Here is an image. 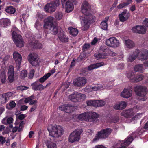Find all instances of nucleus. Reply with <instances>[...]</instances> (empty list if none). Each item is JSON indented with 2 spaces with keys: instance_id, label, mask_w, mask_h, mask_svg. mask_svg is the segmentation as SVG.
<instances>
[{
  "instance_id": "f257e3e1",
  "label": "nucleus",
  "mask_w": 148,
  "mask_h": 148,
  "mask_svg": "<svg viewBox=\"0 0 148 148\" xmlns=\"http://www.w3.org/2000/svg\"><path fill=\"white\" fill-rule=\"evenodd\" d=\"M90 6L87 1L83 2L81 6V11L86 17H82V19L85 24L84 27L86 30L89 28L90 24L93 23L96 20L95 16L90 13Z\"/></svg>"
},
{
  "instance_id": "f03ea898",
  "label": "nucleus",
  "mask_w": 148,
  "mask_h": 148,
  "mask_svg": "<svg viewBox=\"0 0 148 148\" xmlns=\"http://www.w3.org/2000/svg\"><path fill=\"white\" fill-rule=\"evenodd\" d=\"M99 117V115L95 112H89L79 114L78 117L79 120L86 121L94 122Z\"/></svg>"
},
{
  "instance_id": "7ed1b4c3",
  "label": "nucleus",
  "mask_w": 148,
  "mask_h": 148,
  "mask_svg": "<svg viewBox=\"0 0 148 148\" xmlns=\"http://www.w3.org/2000/svg\"><path fill=\"white\" fill-rule=\"evenodd\" d=\"M134 90L136 95L140 97L138 98L140 101H145L147 99L146 95L147 92V89L144 86H137L134 88Z\"/></svg>"
},
{
  "instance_id": "20e7f679",
  "label": "nucleus",
  "mask_w": 148,
  "mask_h": 148,
  "mask_svg": "<svg viewBox=\"0 0 148 148\" xmlns=\"http://www.w3.org/2000/svg\"><path fill=\"white\" fill-rule=\"evenodd\" d=\"M112 130L110 128H105L97 132L92 140L93 142L98 141L100 139H105L107 138L111 133Z\"/></svg>"
},
{
  "instance_id": "39448f33",
  "label": "nucleus",
  "mask_w": 148,
  "mask_h": 148,
  "mask_svg": "<svg viewBox=\"0 0 148 148\" xmlns=\"http://www.w3.org/2000/svg\"><path fill=\"white\" fill-rule=\"evenodd\" d=\"M63 132V129L61 126L54 125L52 127L51 131H49V134L53 138H56L61 137Z\"/></svg>"
},
{
  "instance_id": "423d86ee",
  "label": "nucleus",
  "mask_w": 148,
  "mask_h": 148,
  "mask_svg": "<svg viewBox=\"0 0 148 148\" xmlns=\"http://www.w3.org/2000/svg\"><path fill=\"white\" fill-rule=\"evenodd\" d=\"M13 40L17 47L21 48L23 47L24 42L23 39L20 34L16 32L13 31L11 33Z\"/></svg>"
},
{
  "instance_id": "0eeeda50",
  "label": "nucleus",
  "mask_w": 148,
  "mask_h": 148,
  "mask_svg": "<svg viewBox=\"0 0 148 148\" xmlns=\"http://www.w3.org/2000/svg\"><path fill=\"white\" fill-rule=\"evenodd\" d=\"M60 2L59 0H54V2L47 3L45 6V11L47 12H53L55 11L56 8L59 5Z\"/></svg>"
},
{
  "instance_id": "6e6552de",
  "label": "nucleus",
  "mask_w": 148,
  "mask_h": 148,
  "mask_svg": "<svg viewBox=\"0 0 148 148\" xmlns=\"http://www.w3.org/2000/svg\"><path fill=\"white\" fill-rule=\"evenodd\" d=\"M86 98V95L84 94L77 92L69 95V99L73 102H76L84 100Z\"/></svg>"
},
{
  "instance_id": "1a4fd4ad",
  "label": "nucleus",
  "mask_w": 148,
  "mask_h": 148,
  "mask_svg": "<svg viewBox=\"0 0 148 148\" xmlns=\"http://www.w3.org/2000/svg\"><path fill=\"white\" fill-rule=\"evenodd\" d=\"M82 131L81 130L77 129L71 133L69 137V141L71 143H73L79 140L80 135Z\"/></svg>"
},
{
  "instance_id": "9d476101",
  "label": "nucleus",
  "mask_w": 148,
  "mask_h": 148,
  "mask_svg": "<svg viewBox=\"0 0 148 148\" xmlns=\"http://www.w3.org/2000/svg\"><path fill=\"white\" fill-rule=\"evenodd\" d=\"M106 44L108 46L114 48L119 46V42L115 37H110L106 40Z\"/></svg>"
},
{
  "instance_id": "9b49d317",
  "label": "nucleus",
  "mask_w": 148,
  "mask_h": 148,
  "mask_svg": "<svg viewBox=\"0 0 148 148\" xmlns=\"http://www.w3.org/2000/svg\"><path fill=\"white\" fill-rule=\"evenodd\" d=\"M13 58L15 61L17 70H19L22 60L21 55L18 52H14L13 53Z\"/></svg>"
},
{
  "instance_id": "f8f14e48",
  "label": "nucleus",
  "mask_w": 148,
  "mask_h": 148,
  "mask_svg": "<svg viewBox=\"0 0 148 148\" xmlns=\"http://www.w3.org/2000/svg\"><path fill=\"white\" fill-rule=\"evenodd\" d=\"M38 56L34 53H32L28 56V60L33 66H36L38 65Z\"/></svg>"
},
{
  "instance_id": "ddd939ff",
  "label": "nucleus",
  "mask_w": 148,
  "mask_h": 148,
  "mask_svg": "<svg viewBox=\"0 0 148 148\" xmlns=\"http://www.w3.org/2000/svg\"><path fill=\"white\" fill-rule=\"evenodd\" d=\"M8 79L10 83L12 82L14 79V67L12 65L9 66L8 73Z\"/></svg>"
},
{
  "instance_id": "4468645a",
  "label": "nucleus",
  "mask_w": 148,
  "mask_h": 148,
  "mask_svg": "<svg viewBox=\"0 0 148 148\" xmlns=\"http://www.w3.org/2000/svg\"><path fill=\"white\" fill-rule=\"evenodd\" d=\"M86 83V78L84 77H79L75 80L73 83L74 85L76 86L79 87L83 86Z\"/></svg>"
},
{
  "instance_id": "2eb2a0df",
  "label": "nucleus",
  "mask_w": 148,
  "mask_h": 148,
  "mask_svg": "<svg viewBox=\"0 0 148 148\" xmlns=\"http://www.w3.org/2000/svg\"><path fill=\"white\" fill-rule=\"evenodd\" d=\"M126 10H124L118 16L120 21L122 22H124L127 21L130 16L129 13H127Z\"/></svg>"
},
{
  "instance_id": "dca6fc26",
  "label": "nucleus",
  "mask_w": 148,
  "mask_h": 148,
  "mask_svg": "<svg viewBox=\"0 0 148 148\" xmlns=\"http://www.w3.org/2000/svg\"><path fill=\"white\" fill-rule=\"evenodd\" d=\"M132 30L134 33L139 34H144L146 32V29L144 27L139 25L133 27Z\"/></svg>"
},
{
  "instance_id": "f3484780",
  "label": "nucleus",
  "mask_w": 148,
  "mask_h": 148,
  "mask_svg": "<svg viewBox=\"0 0 148 148\" xmlns=\"http://www.w3.org/2000/svg\"><path fill=\"white\" fill-rule=\"evenodd\" d=\"M74 106L70 104H67L65 105L60 106L59 109L61 110H64L67 113H70L73 110Z\"/></svg>"
},
{
  "instance_id": "a211bd4d",
  "label": "nucleus",
  "mask_w": 148,
  "mask_h": 148,
  "mask_svg": "<svg viewBox=\"0 0 148 148\" xmlns=\"http://www.w3.org/2000/svg\"><path fill=\"white\" fill-rule=\"evenodd\" d=\"M31 86L32 87V89L34 91H41L45 88L44 86L39 84L38 80L36 81L32 84Z\"/></svg>"
},
{
  "instance_id": "6ab92c4d",
  "label": "nucleus",
  "mask_w": 148,
  "mask_h": 148,
  "mask_svg": "<svg viewBox=\"0 0 148 148\" xmlns=\"http://www.w3.org/2000/svg\"><path fill=\"white\" fill-rule=\"evenodd\" d=\"M65 10L66 12L69 13L71 12L74 9V6L73 3L70 0H68L66 3H65Z\"/></svg>"
},
{
  "instance_id": "aec40b11",
  "label": "nucleus",
  "mask_w": 148,
  "mask_h": 148,
  "mask_svg": "<svg viewBox=\"0 0 148 148\" xmlns=\"http://www.w3.org/2000/svg\"><path fill=\"white\" fill-rule=\"evenodd\" d=\"M110 50L106 47L104 46H101L99 49V52L101 53L105 58H106V56L110 53Z\"/></svg>"
},
{
  "instance_id": "412c9836",
  "label": "nucleus",
  "mask_w": 148,
  "mask_h": 148,
  "mask_svg": "<svg viewBox=\"0 0 148 148\" xmlns=\"http://www.w3.org/2000/svg\"><path fill=\"white\" fill-rule=\"evenodd\" d=\"M132 90H131L124 89L121 93V96L123 98H128L132 95Z\"/></svg>"
},
{
  "instance_id": "4be33fe9",
  "label": "nucleus",
  "mask_w": 148,
  "mask_h": 148,
  "mask_svg": "<svg viewBox=\"0 0 148 148\" xmlns=\"http://www.w3.org/2000/svg\"><path fill=\"white\" fill-rule=\"evenodd\" d=\"M58 37L60 40L62 42L66 43L68 41V38L64 34V32L60 31L58 34Z\"/></svg>"
},
{
  "instance_id": "5701e85b",
  "label": "nucleus",
  "mask_w": 148,
  "mask_h": 148,
  "mask_svg": "<svg viewBox=\"0 0 148 148\" xmlns=\"http://www.w3.org/2000/svg\"><path fill=\"white\" fill-rule=\"evenodd\" d=\"M126 106V102L122 101L120 103H116L114 107V108L118 110H121L124 109Z\"/></svg>"
},
{
  "instance_id": "b1692460",
  "label": "nucleus",
  "mask_w": 148,
  "mask_h": 148,
  "mask_svg": "<svg viewBox=\"0 0 148 148\" xmlns=\"http://www.w3.org/2000/svg\"><path fill=\"white\" fill-rule=\"evenodd\" d=\"M121 115L126 118H130L134 115V113L132 110L128 109L123 111Z\"/></svg>"
},
{
  "instance_id": "393cba45",
  "label": "nucleus",
  "mask_w": 148,
  "mask_h": 148,
  "mask_svg": "<svg viewBox=\"0 0 148 148\" xmlns=\"http://www.w3.org/2000/svg\"><path fill=\"white\" fill-rule=\"evenodd\" d=\"M140 52L139 50H137L132 54L129 56L127 59L128 62H132L134 61L138 57Z\"/></svg>"
},
{
  "instance_id": "a878e982",
  "label": "nucleus",
  "mask_w": 148,
  "mask_h": 148,
  "mask_svg": "<svg viewBox=\"0 0 148 148\" xmlns=\"http://www.w3.org/2000/svg\"><path fill=\"white\" fill-rule=\"evenodd\" d=\"M47 19V21L45 23L44 25V28L47 29H48L49 26L54 24L53 23V21L54 20L53 17L49 16L48 18Z\"/></svg>"
},
{
  "instance_id": "bb28decb",
  "label": "nucleus",
  "mask_w": 148,
  "mask_h": 148,
  "mask_svg": "<svg viewBox=\"0 0 148 148\" xmlns=\"http://www.w3.org/2000/svg\"><path fill=\"white\" fill-rule=\"evenodd\" d=\"M9 93H7L2 94L1 97L0 98V104L4 103L7 101L10 96Z\"/></svg>"
},
{
  "instance_id": "cd10ccee",
  "label": "nucleus",
  "mask_w": 148,
  "mask_h": 148,
  "mask_svg": "<svg viewBox=\"0 0 148 148\" xmlns=\"http://www.w3.org/2000/svg\"><path fill=\"white\" fill-rule=\"evenodd\" d=\"M58 26L57 25H51L49 26L48 29L50 30V32L51 34L56 35L58 34Z\"/></svg>"
},
{
  "instance_id": "c85d7f7f",
  "label": "nucleus",
  "mask_w": 148,
  "mask_h": 148,
  "mask_svg": "<svg viewBox=\"0 0 148 148\" xmlns=\"http://www.w3.org/2000/svg\"><path fill=\"white\" fill-rule=\"evenodd\" d=\"M148 57V51L145 50L141 52L138 58L142 61H143L147 59Z\"/></svg>"
},
{
  "instance_id": "c756f323",
  "label": "nucleus",
  "mask_w": 148,
  "mask_h": 148,
  "mask_svg": "<svg viewBox=\"0 0 148 148\" xmlns=\"http://www.w3.org/2000/svg\"><path fill=\"white\" fill-rule=\"evenodd\" d=\"M104 65V63L103 62L99 63H97L89 66L88 67V70H91L97 68Z\"/></svg>"
},
{
  "instance_id": "7c9ffc66",
  "label": "nucleus",
  "mask_w": 148,
  "mask_h": 148,
  "mask_svg": "<svg viewBox=\"0 0 148 148\" xmlns=\"http://www.w3.org/2000/svg\"><path fill=\"white\" fill-rule=\"evenodd\" d=\"M132 82H137L142 80L143 78L144 75L141 74L136 75L135 74Z\"/></svg>"
},
{
  "instance_id": "2f4dec72",
  "label": "nucleus",
  "mask_w": 148,
  "mask_h": 148,
  "mask_svg": "<svg viewBox=\"0 0 148 148\" xmlns=\"http://www.w3.org/2000/svg\"><path fill=\"white\" fill-rule=\"evenodd\" d=\"M10 23V20L6 18L2 19L0 20V25L2 26L3 25L4 27L9 25Z\"/></svg>"
},
{
  "instance_id": "473e14b6",
  "label": "nucleus",
  "mask_w": 148,
  "mask_h": 148,
  "mask_svg": "<svg viewBox=\"0 0 148 148\" xmlns=\"http://www.w3.org/2000/svg\"><path fill=\"white\" fill-rule=\"evenodd\" d=\"M29 46L32 48L36 49L41 48V45L37 41L31 42L29 43Z\"/></svg>"
},
{
  "instance_id": "72a5a7b5",
  "label": "nucleus",
  "mask_w": 148,
  "mask_h": 148,
  "mask_svg": "<svg viewBox=\"0 0 148 148\" xmlns=\"http://www.w3.org/2000/svg\"><path fill=\"white\" fill-rule=\"evenodd\" d=\"M68 30H69L70 34L73 36H76L78 33V31L76 28L72 27H69Z\"/></svg>"
},
{
  "instance_id": "f704fd0d",
  "label": "nucleus",
  "mask_w": 148,
  "mask_h": 148,
  "mask_svg": "<svg viewBox=\"0 0 148 148\" xmlns=\"http://www.w3.org/2000/svg\"><path fill=\"white\" fill-rule=\"evenodd\" d=\"M126 45L128 48H132L135 46V44L134 42L131 40L128 39L125 40V41Z\"/></svg>"
},
{
  "instance_id": "c9c22d12",
  "label": "nucleus",
  "mask_w": 148,
  "mask_h": 148,
  "mask_svg": "<svg viewBox=\"0 0 148 148\" xmlns=\"http://www.w3.org/2000/svg\"><path fill=\"white\" fill-rule=\"evenodd\" d=\"M46 145L48 148H56V143L51 141L48 140L46 143Z\"/></svg>"
},
{
  "instance_id": "e433bc0d",
  "label": "nucleus",
  "mask_w": 148,
  "mask_h": 148,
  "mask_svg": "<svg viewBox=\"0 0 148 148\" xmlns=\"http://www.w3.org/2000/svg\"><path fill=\"white\" fill-rule=\"evenodd\" d=\"M5 10L7 13L11 14H14L16 11L15 8L12 6H8L5 9Z\"/></svg>"
},
{
  "instance_id": "4c0bfd02",
  "label": "nucleus",
  "mask_w": 148,
  "mask_h": 148,
  "mask_svg": "<svg viewBox=\"0 0 148 148\" xmlns=\"http://www.w3.org/2000/svg\"><path fill=\"white\" fill-rule=\"evenodd\" d=\"M134 70L135 72L137 71H141L143 69V64H138L135 65L134 68Z\"/></svg>"
},
{
  "instance_id": "58836bf2",
  "label": "nucleus",
  "mask_w": 148,
  "mask_h": 148,
  "mask_svg": "<svg viewBox=\"0 0 148 148\" xmlns=\"http://www.w3.org/2000/svg\"><path fill=\"white\" fill-rule=\"evenodd\" d=\"M50 76L51 74L50 73L45 74L40 79L39 81L41 83H43Z\"/></svg>"
},
{
  "instance_id": "ea45409f",
  "label": "nucleus",
  "mask_w": 148,
  "mask_h": 148,
  "mask_svg": "<svg viewBox=\"0 0 148 148\" xmlns=\"http://www.w3.org/2000/svg\"><path fill=\"white\" fill-rule=\"evenodd\" d=\"M103 88L102 85L99 84H97L94 86L90 87V89H92L94 91H97L100 90Z\"/></svg>"
},
{
  "instance_id": "a19ab883",
  "label": "nucleus",
  "mask_w": 148,
  "mask_h": 148,
  "mask_svg": "<svg viewBox=\"0 0 148 148\" xmlns=\"http://www.w3.org/2000/svg\"><path fill=\"white\" fill-rule=\"evenodd\" d=\"M135 73V72H130L127 73V77L132 82V79H133Z\"/></svg>"
},
{
  "instance_id": "79ce46f5",
  "label": "nucleus",
  "mask_w": 148,
  "mask_h": 148,
  "mask_svg": "<svg viewBox=\"0 0 148 148\" xmlns=\"http://www.w3.org/2000/svg\"><path fill=\"white\" fill-rule=\"evenodd\" d=\"M100 27L102 29L105 30H106L108 27V24L107 22L102 21L101 23Z\"/></svg>"
},
{
  "instance_id": "37998d69",
  "label": "nucleus",
  "mask_w": 148,
  "mask_h": 148,
  "mask_svg": "<svg viewBox=\"0 0 148 148\" xmlns=\"http://www.w3.org/2000/svg\"><path fill=\"white\" fill-rule=\"evenodd\" d=\"M27 72L26 70H23L21 71L20 73V76L22 79H24L27 76Z\"/></svg>"
},
{
  "instance_id": "c03bdc74",
  "label": "nucleus",
  "mask_w": 148,
  "mask_h": 148,
  "mask_svg": "<svg viewBox=\"0 0 148 148\" xmlns=\"http://www.w3.org/2000/svg\"><path fill=\"white\" fill-rule=\"evenodd\" d=\"M63 14L62 12H58L56 13L55 14L56 18L58 20H60L62 18Z\"/></svg>"
},
{
  "instance_id": "a18cd8bd",
  "label": "nucleus",
  "mask_w": 148,
  "mask_h": 148,
  "mask_svg": "<svg viewBox=\"0 0 148 148\" xmlns=\"http://www.w3.org/2000/svg\"><path fill=\"white\" fill-rule=\"evenodd\" d=\"M94 56L98 60L101 58H105L104 56H103L102 54L101 53H95L94 54Z\"/></svg>"
},
{
  "instance_id": "49530a36",
  "label": "nucleus",
  "mask_w": 148,
  "mask_h": 148,
  "mask_svg": "<svg viewBox=\"0 0 148 148\" xmlns=\"http://www.w3.org/2000/svg\"><path fill=\"white\" fill-rule=\"evenodd\" d=\"M90 45L89 43H86L83 45L82 49L83 51H87L90 48Z\"/></svg>"
},
{
  "instance_id": "de8ad7c7",
  "label": "nucleus",
  "mask_w": 148,
  "mask_h": 148,
  "mask_svg": "<svg viewBox=\"0 0 148 148\" xmlns=\"http://www.w3.org/2000/svg\"><path fill=\"white\" fill-rule=\"evenodd\" d=\"M35 71L34 69H32L30 71L28 75V78L29 79H32L34 75Z\"/></svg>"
},
{
  "instance_id": "09e8293b",
  "label": "nucleus",
  "mask_w": 148,
  "mask_h": 148,
  "mask_svg": "<svg viewBox=\"0 0 148 148\" xmlns=\"http://www.w3.org/2000/svg\"><path fill=\"white\" fill-rule=\"evenodd\" d=\"M128 5L126 2H123V3L120 4L118 6L117 8L118 9H121L125 6Z\"/></svg>"
},
{
  "instance_id": "8fccbe9b",
  "label": "nucleus",
  "mask_w": 148,
  "mask_h": 148,
  "mask_svg": "<svg viewBox=\"0 0 148 148\" xmlns=\"http://www.w3.org/2000/svg\"><path fill=\"white\" fill-rule=\"evenodd\" d=\"M29 88L25 86H20L18 87V89L23 91L28 89Z\"/></svg>"
},
{
  "instance_id": "3c124183",
  "label": "nucleus",
  "mask_w": 148,
  "mask_h": 148,
  "mask_svg": "<svg viewBox=\"0 0 148 148\" xmlns=\"http://www.w3.org/2000/svg\"><path fill=\"white\" fill-rule=\"evenodd\" d=\"M99 102V100H93L92 106L96 107H98V103Z\"/></svg>"
},
{
  "instance_id": "603ef678",
  "label": "nucleus",
  "mask_w": 148,
  "mask_h": 148,
  "mask_svg": "<svg viewBox=\"0 0 148 148\" xmlns=\"http://www.w3.org/2000/svg\"><path fill=\"white\" fill-rule=\"evenodd\" d=\"M16 104L14 101H12L9 103V106L10 108H13L16 106Z\"/></svg>"
},
{
  "instance_id": "864d4df0",
  "label": "nucleus",
  "mask_w": 148,
  "mask_h": 148,
  "mask_svg": "<svg viewBox=\"0 0 148 148\" xmlns=\"http://www.w3.org/2000/svg\"><path fill=\"white\" fill-rule=\"evenodd\" d=\"M7 124H10L12 123L13 119L12 118L10 117L6 119Z\"/></svg>"
},
{
  "instance_id": "5fc2aeb1",
  "label": "nucleus",
  "mask_w": 148,
  "mask_h": 148,
  "mask_svg": "<svg viewBox=\"0 0 148 148\" xmlns=\"http://www.w3.org/2000/svg\"><path fill=\"white\" fill-rule=\"evenodd\" d=\"M0 142L2 144L6 142L5 138L2 136H0Z\"/></svg>"
},
{
  "instance_id": "6e6d98bb",
  "label": "nucleus",
  "mask_w": 148,
  "mask_h": 148,
  "mask_svg": "<svg viewBox=\"0 0 148 148\" xmlns=\"http://www.w3.org/2000/svg\"><path fill=\"white\" fill-rule=\"evenodd\" d=\"M119 120V118L118 117H114L111 120V123H116L118 122Z\"/></svg>"
},
{
  "instance_id": "4d7b16f0",
  "label": "nucleus",
  "mask_w": 148,
  "mask_h": 148,
  "mask_svg": "<svg viewBox=\"0 0 148 148\" xmlns=\"http://www.w3.org/2000/svg\"><path fill=\"white\" fill-rule=\"evenodd\" d=\"M105 101L102 100H99V102L98 103V107H100L104 106L105 104Z\"/></svg>"
},
{
  "instance_id": "13d9d810",
  "label": "nucleus",
  "mask_w": 148,
  "mask_h": 148,
  "mask_svg": "<svg viewBox=\"0 0 148 148\" xmlns=\"http://www.w3.org/2000/svg\"><path fill=\"white\" fill-rule=\"evenodd\" d=\"M37 101L36 100H31L29 103L30 105H34L35 104H37Z\"/></svg>"
},
{
  "instance_id": "bf43d9fd",
  "label": "nucleus",
  "mask_w": 148,
  "mask_h": 148,
  "mask_svg": "<svg viewBox=\"0 0 148 148\" xmlns=\"http://www.w3.org/2000/svg\"><path fill=\"white\" fill-rule=\"evenodd\" d=\"M93 100H90L87 101L86 102L87 105L88 106H92Z\"/></svg>"
},
{
  "instance_id": "052dcab7",
  "label": "nucleus",
  "mask_w": 148,
  "mask_h": 148,
  "mask_svg": "<svg viewBox=\"0 0 148 148\" xmlns=\"http://www.w3.org/2000/svg\"><path fill=\"white\" fill-rule=\"evenodd\" d=\"M143 24L146 27H148V18H146L143 22Z\"/></svg>"
},
{
  "instance_id": "680f3d73",
  "label": "nucleus",
  "mask_w": 148,
  "mask_h": 148,
  "mask_svg": "<svg viewBox=\"0 0 148 148\" xmlns=\"http://www.w3.org/2000/svg\"><path fill=\"white\" fill-rule=\"evenodd\" d=\"M37 107V104H35L34 105H33V106L30 109V112H32L34 111L35 110Z\"/></svg>"
},
{
  "instance_id": "e2e57ef3",
  "label": "nucleus",
  "mask_w": 148,
  "mask_h": 148,
  "mask_svg": "<svg viewBox=\"0 0 148 148\" xmlns=\"http://www.w3.org/2000/svg\"><path fill=\"white\" fill-rule=\"evenodd\" d=\"M28 106L26 105L22 106L21 107V111H24L27 110L28 108Z\"/></svg>"
},
{
  "instance_id": "0e129e2a",
  "label": "nucleus",
  "mask_w": 148,
  "mask_h": 148,
  "mask_svg": "<svg viewBox=\"0 0 148 148\" xmlns=\"http://www.w3.org/2000/svg\"><path fill=\"white\" fill-rule=\"evenodd\" d=\"M130 10L132 12H133L136 9L135 5H132L130 8Z\"/></svg>"
},
{
  "instance_id": "69168bd1",
  "label": "nucleus",
  "mask_w": 148,
  "mask_h": 148,
  "mask_svg": "<svg viewBox=\"0 0 148 148\" xmlns=\"http://www.w3.org/2000/svg\"><path fill=\"white\" fill-rule=\"evenodd\" d=\"M25 118L24 115L22 114L19 115L18 117L19 119L21 120Z\"/></svg>"
},
{
  "instance_id": "338daca9",
  "label": "nucleus",
  "mask_w": 148,
  "mask_h": 148,
  "mask_svg": "<svg viewBox=\"0 0 148 148\" xmlns=\"http://www.w3.org/2000/svg\"><path fill=\"white\" fill-rule=\"evenodd\" d=\"M98 40L96 38H95L91 42V44L92 45H94L97 42Z\"/></svg>"
},
{
  "instance_id": "774afa93",
  "label": "nucleus",
  "mask_w": 148,
  "mask_h": 148,
  "mask_svg": "<svg viewBox=\"0 0 148 148\" xmlns=\"http://www.w3.org/2000/svg\"><path fill=\"white\" fill-rule=\"evenodd\" d=\"M75 60L73 59V60H72V61L71 62V65L70 66V67L71 68H72L73 66H75Z\"/></svg>"
}]
</instances>
